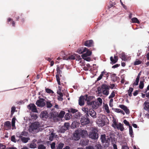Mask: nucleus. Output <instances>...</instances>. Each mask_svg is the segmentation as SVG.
<instances>
[{
	"label": "nucleus",
	"mask_w": 149,
	"mask_h": 149,
	"mask_svg": "<svg viewBox=\"0 0 149 149\" xmlns=\"http://www.w3.org/2000/svg\"><path fill=\"white\" fill-rule=\"evenodd\" d=\"M4 126L5 127H6L8 128H10L11 124L9 121H7L4 123Z\"/></svg>",
	"instance_id": "nucleus-31"
},
{
	"label": "nucleus",
	"mask_w": 149,
	"mask_h": 149,
	"mask_svg": "<svg viewBox=\"0 0 149 149\" xmlns=\"http://www.w3.org/2000/svg\"><path fill=\"white\" fill-rule=\"evenodd\" d=\"M110 59L111 62V63L114 64L115 63L118 61V56L114 55V59L113 56H111L110 57Z\"/></svg>",
	"instance_id": "nucleus-18"
},
{
	"label": "nucleus",
	"mask_w": 149,
	"mask_h": 149,
	"mask_svg": "<svg viewBox=\"0 0 149 149\" xmlns=\"http://www.w3.org/2000/svg\"><path fill=\"white\" fill-rule=\"evenodd\" d=\"M84 100H85V97L83 95H81L79 97V104L80 106H83L85 104Z\"/></svg>",
	"instance_id": "nucleus-8"
},
{
	"label": "nucleus",
	"mask_w": 149,
	"mask_h": 149,
	"mask_svg": "<svg viewBox=\"0 0 149 149\" xmlns=\"http://www.w3.org/2000/svg\"><path fill=\"white\" fill-rule=\"evenodd\" d=\"M116 127L118 130H120L121 131H123L124 130L123 125L120 123H119L115 127Z\"/></svg>",
	"instance_id": "nucleus-24"
},
{
	"label": "nucleus",
	"mask_w": 149,
	"mask_h": 149,
	"mask_svg": "<svg viewBox=\"0 0 149 149\" xmlns=\"http://www.w3.org/2000/svg\"><path fill=\"white\" fill-rule=\"evenodd\" d=\"M120 57L123 60L125 61L126 60V56L124 53H122L120 54Z\"/></svg>",
	"instance_id": "nucleus-30"
},
{
	"label": "nucleus",
	"mask_w": 149,
	"mask_h": 149,
	"mask_svg": "<svg viewBox=\"0 0 149 149\" xmlns=\"http://www.w3.org/2000/svg\"><path fill=\"white\" fill-rule=\"evenodd\" d=\"M40 116L42 119L46 120L48 117L47 112L46 111H42L41 113Z\"/></svg>",
	"instance_id": "nucleus-10"
},
{
	"label": "nucleus",
	"mask_w": 149,
	"mask_h": 149,
	"mask_svg": "<svg viewBox=\"0 0 149 149\" xmlns=\"http://www.w3.org/2000/svg\"><path fill=\"white\" fill-rule=\"evenodd\" d=\"M81 115L80 112L78 111L75 113V117L77 118H78L81 116Z\"/></svg>",
	"instance_id": "nucleus-48"
},
{
	"label": "nucleus",
	"mask_w": 149,
	"mask_h": 149,
	"mask_svg": "<svg viewBox=\"0 0 149 149\" xmlns=\"http://www.w3.org/2000/svg\"><path fill=\"white\" fill-rule=\"evenodd\" d=\"M133 88L132 87H130L128 91V95L131 97L132 96V93L133 91Z\"/></svg>",
	"instance_id": "nucleus-34"
},
{
	"label": "nucleus",
	"mask_w": 149,
	"mask_h": 149,
	"mask_svg": "<svg viewBox=\"0 0 149 149\" xmlns=\"http://www.w3.org/2000/svg\"><path fill=\"white\" fill-rule=\"evenodd\" d=\"M129 134L130 135L131 137H134V136L133 134V131L132 126H129Z\"/></svg>",
	"instance_id": "nucleus-35"
},
{
	"label": "nucleus",
	"mask_w": 149,
	"mask_h": 149,
	"mask_svg": "<svg viewBox=\"0 0 149 149\" xmlns=\"http://www.w3.org/2000/svg\"><path fill=\"white\" fill-rule=\"evenodd\" d=\"M119 107L123 109L127 114H129L130 113V111L127 107L123 104H120Z\"/></svg>",
	"instance_id": "nucleus-11"
},
{
	"label": "nucleus",
	"mask_w": 149,
	"mask_h": 149,
	"mask_svg": "<svg viewBox=\"0 0 149 149\" xmlns=\"http://www.w3.org/2000/svg\"><path fill=\"white\" fill-rule=\"evenodd\" d=\"M31 117H33V119H36L38 118V116L36 114H31Z\"/></svg>",
	"instance_id": "nucleus-55"
},
{
	"label": "nucleus",
	"mask_w": 149,
	"mask_h": 149,
	"mask_svg": "<svg viewBox=\"0 0 149 149\" xmlns=\"http://www.w3.org/2000/svg\"><path fill=\"white\" fill-rule=\"evenodd\" d=\"M115 96V92L114 91H113L111 93L110 95L109 96V98L111 99L114 97Z\"/></svg>",
	"instance_id": "nucleus-44"
},
{
	"label": "nucleus",
	"mask_w": 149,
	"mask_h": 149,
	"mask_svg": "<svg viewBox=\"0 0 149 149\" xmlns=\"http://www.w3.org/2000/svg\"><path fill=\"white\" fill-rule=\"evenodd\" d=\"M85 53L84 54L81 55V56L84 57H86V56H89L92 54V52L87 48V50L85 51Z\"/></svg>",
	"instance_id": "nucleus-19"
},
{
	"label": "nucleus",
	"mask_w": 149,
	"mask_h": 149,
	"mask_svg": "<svg viewBox=\"0 0 149 149\" xmlns=\"http://www.w3.org/2000/svg\"><path fill=\"white\" fill-rule=\"evenodd\" d=\"M144 105V109L145 110H148L149 109V101L147 100L145 101L143 104Z\"/></svg>",
	"instance_id": "nucleus-23"
},
{
	"label": "nucleus",
	"mask_w": 149,
	"mask_h": 149,
	"mask_svg": "<svg viewBox=\"0 0 149 149\" xmlns=\"http://www.w3.org/2000/svg\"><path fill=\"white\" fill-rule=\"evenodd\" d=\"M45 91L48 93H52L53 94L54 93L52 90L48 88H45Z\"/></svg>",
	"instance_id": "nucleus-43"
},
{
	"label": "nucleus",
	"mask_w": 149,
	"mask_h": 149,
	"mask_svg": "<svg viewBox=\"0 0 149 149\" xmlns=\"http://www.w3.org/2000/svg\"><path fill=\"white\" fill-rule=\"evenodd\" d=\"M39 124L38 122H35L33 123L31 125V128L33 130H36L39 126Z\"/></svg>",
	"instance_id": "nucleus-17"
},
{
	"label": "nucleus",
	"mask_w": 149,
	"mask_h": 149,
	"mask_svg": "<svg viewBox=\"0 0 149 149\" xmlns=\"http://www.w3.org/2000/svg\"><path fill=\"white\" fill-rule=\"evenodd\" d=\"M116 74H113L111 75V77L112 79L114 80L116 77Z\"/></svg>",
	"instance_id": "nucleus-64"
},
{
	"label": "nucleus",
	"mask_w": 149,
	"mask_h": 149,
	"mask_svg": "<svg viewBox=\"0 0 149 149\" xmlns=\"http://www.w3.org/2000/svg\"><path fill=\"white\" fill-rule=\"evenodd\" d=\"M98 131L95 127L93 128L89 134V138L93 139H97L98 138Z\"/></svg>",
	"instance_id": "nucleus-2"
},
{
	"label": "nucleus",
	"mask_w": 149,
	"mask_h": 149,
	"mask_svg": "<svg viewBox=\"0 0 149 149\" xmlns=\"http://www.w3.org/2000/svg\"><path fill=\"white\" fill-rule=\"evenodd\" d=\"M68 58V59L74 60V59H75V56L73 55H72L69 56Z\"/></svg>",
	"instance_id": "nucleus-61"
},
{
	"label": "nucleus",
	"mask_w": 149,
	"mask_h": 149,
	"mask_svg": "<svg viewBox=\"0 0 149 149\" xmlns=\"http://www.w3.org/2000/svg\"><path fill=\"white\" fill-rule=\"evenodd\" d=\"M46 147L43 144H40L38 147V149H45Z\"/></svg>",
	"instance_id": "nucleus-45"
},
{
	"label": "nucleus",
	"mask_w": 149,
	"mask_h": 149,
	"mask_svg": "<svg viewBox=\"0 0 149 149\" xmlns=\"http://www.w3.org/2000/svg\"><path fill=\"white\" fill-rule=\"evenodd\" d=\"M28 134V133L27 132L24 131L21 133V134L20 135L27 136Z\"/></svg>",
	"instance_id": "nucleus-40"
},
{
	"label": "nucleus",
	"mask_w": 149,
	"mask_h": 149,
	"mask_svg": "<svg viewBox=\"0 0 149 149\" xmlns=\"http://www.w3.org/2000/svg\"><path fill=\"white\" fill-rule=\"evenodd\" d=\"M142 63V61L140 60H136L135 61L134 63V65H139L141 64Z\"/></svg>",
	"instance_id": "nucleus-50"
},
{
	"label": "nucleus",
	"mask_w": 149,
	"mask_h": 149,
	"mask_svg": "<svg viewBox=\"0 0 149 149\" xmlns=\"http://www.w3.org/2000/svg\"><path fill=\"white\" fill-rule=\"evenodd\" d=\"M86 149H95V147L93 145H89L86 147Z\"/></svg>",
	"instance_id": "nucleus-54"
},
{
	"label": "nucleus",
	"mask_w": 149,
	"mask_h": 149,
	"mask_svg": "<svg viewBox=\"0 0 149 149\" xmlns=\"http://www.w3.org/2000/svg\"><path fill=\"white\" fill-rule=\"evenodd\" d=\"M97 101L98 102V103L99 104V105H102V99L100 97H98L97 98Z\"/></svg>",
	"instance_id": "nucleus-52"
},
{
	"label": "nucleus",
	"mask_w": 149,
	"mask_h": 149,
	"mask_svg": "<svg viewBox=\"0 0 149 149\" xmlns=\"http://www.w3.org/2000/svg\"><path fill=\"white\" fill-rule=\"evenodd\" d=\"M65 112L63 111H61L58 115V117L60 118H62L63 117L65 114Z\"/></svg>",
	"instance_id": "nucleus-33"
},
{
	"label": "nucleus",
	"mask_w": 149,
	"mask_h": 149,
	"mask_svg": "<svg viewBox=\"0 0 149 149\" xmlns=\"http://www.w3.org/2000/svg\"><path fill=\"white\" fill-rule=\"evenodd\" d=\"M82 110L86 113L84 116L86 118H87L88 117H89V116L88 115L89 110L87 108L85 107H83L82 109Z\"/></svg>",
	"instance_id": "nucleus-20"
},
{
	"label": "nucleus",
	"mask_w": 149,
	"mask_h": 149,
	"mask_svg": "<svg viewBox=\"0 0 149 149\" xmlns=\"http://www.w3.org/2000/svg\"><path fill=\"white\" fill-rule=\"evenodd\" d=\"M28 108L33 112H38V111L36 106L34 104H29L28 106Z\"/></svg>",
	"instance_id": "nucleus-7"
},
{
	"label": "nucleus",
	"mask_w": 149,
	"mask_h": 149,
	"mask_svg": "<svg viewBox=\"0 0 149 149\" xmlns=\"http://www.w3.org/2000/svg\"><path fill=\"white\" fill-rule=\"evenodd\" d=\"M110 86L109 85L105 84H102L101 87H98L97 91L99 94L102 93L103 94L107 96L109 93Z\"/></svg>",
	"instance_id": "nucleus-1"
},
{
	"label": "nucleus",
	"mask_w": 149,
	"mask_h": 149,
	"mask_svg": "<svg viewBox=\"0 0 149 149\" xmlns=\"http://www.w3.org/2000/svg\"><path fill=\"white\" fill-rule=\"evenodd\" d=\"M85 98V100L90 101L91 100H92L94 98V97L93 96H88L87 94L85 95L84 96Z\"/></svg>",
	"instance_id": "nucleus-28"
},
{
	"label": "nucleus",
	"mask_w": 149,
	"mask_h": 149,
	"mask_svg": "<svg viewBox=\"0 0 149 149\" xmlns=\"http://www.w3.org/2000/svg\"><path fill=\"white\" fill-rule=\"evenodd\" d=\"M89 141L88 140H83L81 141L80 144L82 146H84L88 145Z\"/></svg>",
	"instance_id": "nucleus-25"
},
{
	"label": "nucleus",
	"mask_w": 149,
	"mask_h": 149,
	"mask_svg": "<svg viewBox=\"0 0 149 149\" xmlns=\"http://www.w3.org/2000/svg\"><path fill=\"white\" fill-rule=\"evenodd\" d=\"M6 146L2 144H0V149H6Z\"/></svg>",
	"instance_id": "nucleus-60"
},
{
	"label": "nucleus",
	"mask_w": 149,
	"mask_h": 149,
	"mask_svg": "<svg viewBox=\"0 0 149 149\" xmlns=\"http://www.w3.org/2000/svg\"><path fill=\"white\" fill-rule=\"evenodd\" d=\"M88 115L93 118H96L97 117L96 112L92 109H90L89 110Z\"/></svg>",
	"instance_id": "nucleus-9"
},
{
	"label": "nucleus",
	"mask_w": 149,
	"mask_h": 149,
	"mask_svg": "<svg viewBox=\"0 0 149 149\" xmlns=\"http://www.w3.org/2000/svg\"><path fill=\"white\" fill-rule=\"evenodd\" d=\"M56 80L58 82V84L59 85H61V82L60 81V79L59 77V76L58 74H57L56 75Z\"/></svg>",
	"instance_id": "nucleus-39"
},
{
	"label": "nucleus",
	"mask_w": 149,
	"mask_h": 149,
	"mask_svg": "<svg viewBox=\"0 0 149 149\" xmlns=\"http://www.w3.org/2000/svg\"><path fill=\"white\" fill-rule=\"evenodd\" d=\"M82 57L84 60L87 61H91V58L90 57H88V56H86V57H84L83 56H82Z\"/></svg>",
	"instance_id": "nucleus-46"
},
{
	"label": "nucleus",
	"mask_w": 149,
	"mask_h": 149,
	"mask_svg": "<svg viewBox=\"0 0 149 149\" xmlns=\"http://www.w3.org/2000/svg\"><path fill=\"white\" fill-rule=\"evenodd\" d=\"M131 20L133 23H137L138 24H139L140 23L139 21L137 18H133Z\"/></svg>",
	"instance_id": "nucleus-36"
},
{
	"label": "nucleus",
	"mask_w": 149,
	"mask_h": 149,
	"mask_svg": "<svg viewBox=\"0 0 149 149\" xmlns=\"http://www.w3.org/2000/svg\"><path fill=\"white\" fill-rule=\"evenodd\" d=\"M113 124L112 125V127H113L115 128V127L117 126L118 124H117V123L116 121V120H113Z\"/></svg>",
	"instance_id": "nucleus-57"
},
{
	"label": "nucleus",
	"mask_w": 149,
	"mask_h": 149,
	"mask_svg": "<svg viewBox=\"0 0 149 149\" xmlns=\"http://www.w3.org/2000/svg\"><path fill=\"white\" fill-rule=\"evenodd\" d=\"M57 93L59 95V96L61 97H63V93L61 92V91H58L57 92Z\"/></svg>",
	"instance_id": "nucleus-63"
},
{
	"label": "nucleus",
	"mask_w": 149,
	"mask_h": 149,
	"mask_svg": "<svg viewBox=\"0 0 149 149\" xmlns=\"http://www.w3.org/2000/svg\"><path fill=\"white\" fill-rule=\"evenodd\" d=\"M79 133L82 138H85L88 135L87 132L86 130H80Z\"/></svg>",
	"instance_id": "nucleus-16"
},
{
	"label": "nucleus",
	"mask_w": 149,
	"mask_h": 149,
	"mask_svg": "<svg viewBox=\"0 0 149 149\" xmlns=\"http://www.w3.org/2000/svg\"><path fill=\"white\" fill-rule=\"evenodd\" d=\"M95 149H102V146L100 144H97L95 146Z\"/></svg>",
	"instance_id": "nucleus-42"
},
{
	"label": "nucleus",
	"mask_w": 149,
	"mask_h": 149,
	"mask_svg": "<svg viewBox=\"0 0 149 149\" xmlns=\"http://www.w3.org/2000/svg\"><path fill=\"white\" fill-rule=\"evenodd\" d=\"M68 111L69 112L70 114L72 113V114H74L78 111V110L75 109L70 108L68 110Z\"/></svg>",
	"instance_id": "nucleus-26"
},
{
	"label": "nucleus",
	"mask_w": 149,
	"mask_h": 149,
	"mask_svg": "<svg viewBox=\"0 0 149 149\" xmlns=\"http://www.w3.org/2000/svg\"><path fill=\"white\" fill-rule=\"evenodd\" d=\"M123 123L127 126H130L129 123L126 120H123Z\"/></svg>",
	"instance_id": "nucleus-62"
},
{
	"label": "nucleus",
	"mask_w": 149,
	"mask_h": 149,
	"mask_svg": "<svg viewBox=\"0 0 149 149\" xmlns=\"http://www.w3.org/2000/svg\"><path fill=\"white\" fill-rule=\"evenodd\" d=\"M106 73V71L104 70L101 73V74H100V76L97 79L96 81H98L100 80L102 78L104 74Z\"/></svg>",
	"instance_id": "nucleus-27"
},
{
	"label": "nucleus",
	"mask_w": 149,
	"mask_h": 149,
	"mask_svg": "<svg viewBox=\"0 0 149 149\" xmlns=\"http://www.w3.org/2000/svg\"><path fill=\"white\" fill-rule=\"evenodd\" d=\"M87 50L86 47H82L79 48L77 50V52L79 54H81L85 52V51Z\"/></svg>",
	"instance_id": "nucleus-22"
},
{
	"label": "nucleus",
	"mask_w": 149,
	"mask_h": 149,
	"mask_svg": "<svg viewBox=\"0 0 149 149\" xmlns=\"http://www.w3.org/2000/svg\"><path fill=\"white\" fill-rule=\"evenodd\" d=\"M139 79L138 78H136V81L133 84V86L137 85L139 81Z\"/></svg>",
	"instance_id": "nucleus-51"
},
{
	"label": "nucleus",
	"mask_w": 149,
	"mask_h": 149,
	"mask_svg": "<svg viewBox=\"0 0 149 149\" xmlns=\"http://www.w3.org/2000/svg\"><path fill=\"white\" fill-rule=\"evenodd\" d=\"M55 143L54 142H53L52 144H51V148L52 149H54L55 148Z\"/></svg>",
	"instance_id": "nucleus-59"
},
{
	"label": "nucleus",
	"mask_w": 149,
	"mask_h": 149,
	"mask_svg": "<svg viewBox=\"0 0 149 149\" xmlns=\"http://www.w3.org/2000/svg\"><path fill=\"white\" fill-rule=\"evenodd\" d=\"M46 107L47 108H50L52 106V104L49 101L46 102Z\"/></svg>",
	"instance_id": "nucleus-38"
},
{
	"label": "nucleus",
	"mask_w": 149,
	"mask_h": 149,
	"mask_svg": "<svg viewBox=\"0 0 149 149\" xmlns=\"http://www.w3.org/2000/svg\"><path fill=\"white\" fill-rule=\"evenodd\" d=\"M144 83L143 81H141L140 82L139 85V88L141 89H142L144 87Z\"/></svg>",
	"instance_id": "nucleus-41"
},
{
	"label": "nucleus",
	"mask_w": 149,
	"mask_h": 149,
	"mask_svg": "<svg viewBox=\"0 0 149 149\" xmlns=\"http://www.w3.org/2000/svg\"><path fill=\"white\" fill-rule=\"evenodd\" d=\"M37 141V140L36 139H33L30 144L29 147L31 148H35L37 147V144L35 143Z\"/></svg>",
	"instance_id": "nucleus-14"
},
{
	"label": "nucleus",
	"mask_w": 149,
	"mask_h": 149,
	"mask_svg": "<svg viewBox=\"0 0 149 149\" xmlns=\"http://www.w3.org/2000/svg\"><path fill=\"white\" fill-rule=\"evenodd\" d=\"M71 114L69 112L66 114L65 117V118L66 120H68L71 118Z\"/></svg>",
	"instance_id": "nucleus-32"
},
{
	"label": "nucleus",
	"mask_w": 149,
	"mask_h": 149,
	"mask_svg": "<svg viewBox=\"0 0 149 149\" xmlns=\"http://www.w3.org/2000/svg\"><path fill=\"white\" fill-rule=\"evenodd\" d=\"M104 109L106 110V112L107 113H109L110 112V111L109 109V107L107 104H106L104 106Z\"/></svg>",
	"instance_id": "nucleus-49"
},
{
	"label": "nucleus",
	"mask_w": 149,
	"mask_h": 149,
	"mask_svg": "<svg viewBox=\"0 0 149 149\" xmlns=\"http://www.w3.org/2000/svg\"><path fill=\"white\" fill-rule=\"evenodd\" d=\"M89 117L86 118L85 116L82 117L81 118L80 122L82 125H85L88 124L90 122V119Z\"/></svg>",
	"instance_id": "nucleus-5"
},
{
	"label": "nucleus",
	"mask_w": 149,
	"mask_h": 149,
	"mask_svg": "<svg viewBox=\"0 0 149 149\" xmlns=\"http://www.w3.org/2000/svg\"><path fill=\"white\" fill-rule=\"evenodd\" d=\"M11 141H12L13 142H14L15 143L16 142V139H15V135H13L11 136Z\"/></svg>",
	"instance_id": "nucleus-56"
},
{
	"label": "nucleus",
	"mask_w": 149,
	"mask_h": 149,
	"mask_svg": "<svg viewBox=\"0 0 149 149\" xmlns=\"http://www.w3.org/2000/svg\"><path fill=\"white\" fill-rule=\"evenodd\" d=\"M64 146V144L60 142L58 145L56 146V149H62Z\"/></svg>",
	"instance_id": "nucleus-29"
},
{
	"label": "nucleus",
	"mask_w": 149,
	"mask_h": 149,
	"mask_svg": "<svg viewBox=\"0 0 149 149\" xmlns=\"http://www.w3.org/2000/svg\"><path fill=\"white\" fill-rule=\"evenodd\" d=\"M16 118L15 117H13L12 119V126L13 127H14L15 126V123Z\"/></svg>",
	"instance_id": "nucleus-47"
},
{
	"label": "nucleus",
	"mask_w": 149,
	"mask_h": 149,
	"mask_svg": "<svg viewBox=\"0 0 149 149\" xmlns=\"http://www.w3.org/2000/svg\"><path fill=\"white\" fill-rule=\"evenodd\" d=\"M81 135V134H80L79 131H76L75 132L74 134V140L75 141L79 140L80 138Z\"/></svg>",
	"instance_id": "nucleus-12"
},
{
	"label": "nucleus",
	"mask_w": 149,
	"mask_h": 149,
	"mask_svg": "<svg viewBox=\"0 0 149 149\" xmlns=\"http://www.w3.org/2000/svg\"><path fill=\"white\" fill-rule=\"evenodd\" d=\"M11 21H12V26H15V22L14 21H13V20L11 18H8L7 19V22H8H8Z\"/></svg>",
	"instance_id": "nucleus-37"
},
{
	"label": "nucleus",
	"mask_w": 149,
	"mask_h": 149,
	"mask_svg": "<svg viewBox=\"0 0 149 149\" xmlns=\"http://www.w3.org/2000/svg\"><path fill=\"white\" fill-rule=\"evenodd\" d=\"M45 99L40 98L37 100L36 102V104L38 107H44L45 105V103L44 102Z\"/></svg>",
	"instance_id": "nucleus-4"
},
{
	"label": "nucleus",
	"mask_w": 149,
	"mask_h": 149,
	"mask_svg": "<svg viewBox=\"0 0 149 149\" xmlns=\"http://www.w3.org/2000/svg\"><path fill=\"white\" fill-rule=\"evenodd\" d=\"M98 122H99V125L101 126H102L105 125V123L104 121H102V120H99Z\"/></svg>",
	"instance_id": "nucleus-53"
},
{
	"label": "nucleus",
	"mask_w": 149,
	"mask_h": 149,
	"mask_svg": "<svg viewBox=\"0 0 149 149\" xmlns=\"http://www.w3.org/2000/svg\"><path fill=\"white\" fill-rule=\"evenodd\" d=\"M15 107H12L11 108V115H13L14 112L15 111Z\"/></svg>",
	"instance_id": "nucleus-58"
},
{
	"label": "nucleus",
	"mask_w": 149,
	"mask_h": 149,
	"mask_svg": "<svg viewBox=\"0 0 149 149\" xmlns=\"http://www.w3.org/2000/svg\"><path fill=\"white\" fill-rule=\"evenodd\" d=\"M99 104L98 102L97 101H93V104L92 105V107L94 109H97L98 107Z\"/></svg>",
	"instance_id": "nucleus-21"
},
{
	"label": "nucleus",
	"mask_w": 149,
	"mask_h": 149,
	"mask_svg": "<svg viewBox=\"0 0 149 149\" xmlns=\"http://www.w3.org/2000/svg\"><path fill=\"white\" fill-rule=\"evenodd\" d=\"M100 139L102 143H106L104 145V147H107L109 146L110 139L108 136H106L105 134H102Z\"/></svg>",
	"instance_id": "nucleus-3"
},
{
	"label": "nucleus",
	"mask_w": 149,
	"mask_h": 149,
	"mask_svg": "<svg viewBox=\"0 0 149 149\" xmlns=\"http://www.w3.org/2000/svg\"><path fill=\"white\" fill-rule=\"evenodd\" d=\"M18 137L20 139L21 141L24 143H26L29 140H30V138L24 137L21 135H19Z\"/></svg>",
	"instance_id": "nucleus-15"
},
{
	"label": "nucleus",
	"mask_w": 149,
	"mask_h": 149,
	"mask_svg": "<svg viewBox=\"0 0 149 149\" xmlns=\"http://www.w3.org/2000/svg\"><path fill=\"white\" fill-rule=\"evenodd\" d=\"M69 127V125L68 123H65L64 125L60 129V132L61 133L64 132L65 131L68 129Z\"/></svg>",
	"instance_id": "nucleus-6"
},
{
	"label": "nucleus",
	"mask_w": 149,
	"mask_h": 149,
	"mask_svg": "<svg viewBox=\"0 0 149 149\" xmlns=\"http://www.w3.org/2000/svg\"><path fill=\"white\" fill-rule=\"evenodd\" d=\"M93 42L92 40H89L86 41L84 43V45L87 47H90L93 45Z\"/></svg>",
	"instance_id": "nucleus-13"
}]
</instances>
